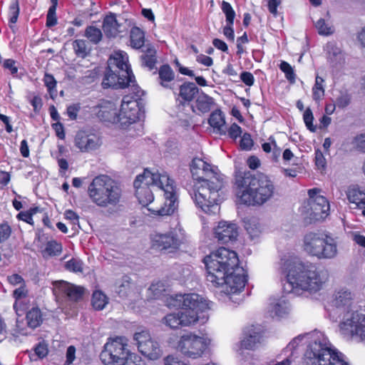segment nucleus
<instances>
[{
  "label": "nucleus",
  "mask_w": 365,
  "mask_h": 365,
  "mask_svg": "<svg viewBox=\"0 0 365 365\" xmlns=\"http://www.w3.org/2000/svg\"><path fill=\"white\" fill-rule=\"evenodd\" d=\"M207 269V280L215 287H222L227 295L237 294L244 290L247 275L239 266L235 251L221 247L211 252L203 259Z\"/></svg>",
  "instance_id": "f257e3e1"
},
{
  "label": "nucleus",
  "mask_w": 365,
  "mask_h": 365,
  "mask_svg": "<svg viewBox=\"0 0 365 365\" xmlns=\"http://www.w3.org/2000/svg\"><path fill=\"white\" fill-rule=\"evenodd\" d=\"M190 172L196 181L190 193L195 205L207 214H217L220 211L219 191L223 187L222 175L217 168L200 158L192 159Z\"/></svg>",
  "instance_id": "f03ea898"
},
{
  "label": "nucleus",
  "mask_w": 365,
  "mask_h": 365,
  "mask_svg": "<svg viewBox=\"0 0 365 365\" xmlns=\"http://www.w3.org/2000/svg\"><path fill=\"white\" fill-rule=\"evenodd\" d=\"M353 294L347 290H340L324 305L328 317L335 322L341 315L339 332L346 340L365 341V313L353 304Z\"/></svg>",
  "instance_id": "7ed1b4c3"
},
{
  "label": "nucleus",
  "mask_w": 365,
  "mask_h": 365,
  "mask_svg": "<svg viewBox=\"0 0 365 365\" xmlns=\"http://www.w3.org/2000/svg\"><path fill=\"white\" fill-rule=\"evenodd\" d=\"M279 270L290 287L287 292L302 290L315 293L322 289L329 278L327 271L319 269L314 264L304 263L294 255L281 259Z\"/></svg>",
  "instance_id": "20e7f679"
},
{
  "label": "nucleus",
  "mask_w": 365,
  "mask_h": 365,
  "mask_svg": "<svg viewBox=\"0 0 365 365\" xmlns=\"http://www.w3.org/2000/svg\"><path fill=\"white\" fill-rule=\"evenodd\" d=\"M135 196L140 204L148 206L154 200V195L150 185H155L164 192V206L152 212L155 215L165 216L173 214L177 208L176 187L175 182L165 172L153 173L145 169L134 181Z\"/></svg>",
  "instance_id": "39448f33"
},
{
  "label": "nucleus",
  "mask_w": 365,
  "mask_h": 365,
  "mask_svg": "<svg viewBox=\"0 0 365 365\" xmlns=\"http://www.w3.org/2000/svg\"><path fill=\"white\" fill-rule=\"evenodd\" d=\"M300 343L307 344L306 365H349L344 355L331 346L322 331L315 330L295 337L285 348L286 352H290L289 358Z\"/></svg>",
  "instance_id": "423d86ee"
},
{
  "label": "nucleus",
  "mask_w": 365,
  "mask_h": 365,
  "mask_svg": "<svg viewBox=\"0 0 365 365\" xmlns=\"http://www.w3.org/2000/svg\"><path fill=\"white\" fill-rule=\"evenodd\" d=\"M237 202L247 205H260L274 195L273 182L266 175L255 177L250 173L236 177Z\"/></svg>",
  "instance_id": "0eeeda50"
},
{
  "label": "nucleus",
  "mask_w": 365,
  "mask_h": 365,
  "mask_svg": "<svg viewBox=\"0 0 365 365\" xmlns=\"http://www.w3.org/2000/svg\"><path fill=\"white\" fill-rule=\"evenodd\" d=\"M175 301L179 304H168L182 306L179 312L182 319V327H190L200 322L204 324L208 319L207 311L211 309L212 302L197 294L176 295Z\"/></svg>",
  "instance_id": "6e6552de"
},
{
  "label": "nucleus",
  "mask_w": 365,
  "mask_h": 365,
  "mask_svg": "<svg viewBox=\"0 0 365 365\" xmlns=\"http://www.w3.org/2000/svg\"><path fill=\"white\" fill-rule=\"evenodd\" d=\"M88 193L94 202L99 207L115 205L120 201L121 190L108 175L96 177L88 186Z\"/></svg>",
  "instance_id": "1a4fd4ad"
},
{
  "label": "nucleus",
  "mask_w": 365,
  "mask_h": 365,
  "mask_svg": "<svg viewBox=\"0 0 365 365\" xmlns=\"http://www.w3.org/2000/svg\"><path fill=\"white\" fill-rule=\"evenodd\" d=\"M303 250L317 259H332L337 253V244L331 237L319 232H310L304 236Z\"/></svg>",
  "instance_id": "9d476101"
},
{
  "label": "nucleus",
  "mask_w": 365,
  "mask_h": 365,
  "mask_svg": "<svg viewBox=\"0 0 365 365\" xmlns=\"http://www.w3.org/2000/svg\"><path fill=\"white\" fill-rule=\"evenodd\" d=\"M127 339L117 336L108 339L100 354V359L104 365H123L130 355Z\"/></svg>",
  "instance_id": "9b49d317"
},
{
  "label": "nucleus",
  "mask_w": 365,
  "mask_h": 365,
  "mask_svg": "<svg viewBox=\"0 0 365 365\" xmlns=\"http://www.w3.org/2000/svg\"><path fill=\"white\" fill-rule=\"evenodd\" d=\"M169 344L187 357L196 359L202 356L210 344L208 338L192 332L182 335L178 342L168 341Z\"/></svg>",
  "instance_id": "f8f14e48"
},
{
  "label": "nucleus",
  "mask_w": 365,
  "mask_h": 365,
  "mask_svg": "<svg viewBox=\"0 0 365 365\" xmlns=\"http://www.w3.org/2000/svg\"><path fill=\"white\" fill-rule=\"evenodd\" d=\"M133 89L135 96L126 95L123 97L120 110L118 114V123L122 128L135 123L140 116V97L144 92L138 86Z\"/></svg>",
  "instance_id": "ddd939ff"
},
{
  "label": "nucleus",
  "mask_w": 365,
  "mask_h": 365,
  "mask_svg": "<svg viewBox=\"0 0 365 365\" xmlns=\"http://www.w3.org/2000/svg\"><path fill=\"white\" fill-rule=\"evenodd\" d=\"M151 248L159 251L173 252L185 240V230L176 226L167 233L153 232L150 235Z\"/></svg>",
  "instance_id": "4468645a"
},
{
  "label": "nucleus",
  "mask_w": 365,
  "mask_h": 365,
  "mask_svg": "<svg viewBox=\"0 0 365 365\" xmlns=\"http://www.w3.org/2000/svg\"><path fill=\"white\" fill-rule=\"evenodd\" d=\"M139 351L150 360L159 359L163 354L158 342L154 340L148 330L136 332L133 336Z\"/></svg>",
  "instance_id": "2eb2a0df"
},
{
  "label": "nucleus",
  "mask_w": 365,
  "mask_h": 365,
  "mask_svg": "<svg viewBox=\"0 0 365 365\" xmlns=\"http://www.w3.org/2000/svg\"><path fill=\"white\" fill-rule=\"evenodd\" d=\"M321 190L313 188L308 190L309 205L311 215L315 220L324 219L329 212L330 205L327 199L322 195Z\"/></svg>",
  "instance_id": "dca6fc26"
},
{
  "label": "nucleus",
  "mask_w": 365,
  "mask_h": 365,
  "mask_svg": "<svg viewBox=\"0 0 365 365\" xmlns=\"http://www.w3.org/2000/svg\"><path fill=\"white\" fill-rule=\"evenodd\" d=\"M101 139L96 133L88 130L78 131L74 138L75 146L82 153H90L100 148Z\"/></svg>",
  "instance_id": "f3484780"
},
{
  "label": "nucleus",
  "mask_w": 365,
  "mask_h": 365,
  "mask_svg": "<svg viewBox=\"0 0 365 365\" xmlns=\"http://www.w3.org/2000/svg\"><path fill=\"white\" fill-rule=\"evenodd\" d=\"M16 319V329L19 334L21 335H27L29 334L28 329L33 330L39 327L43 322V315L41 309L34 307L26 312V326H25L23 319L17 316Z\"/></svg>",
  "instance_id": "a211bd4d"
},
{
  "label": "nucleus",
  "mask_w": 365,
  "mask_h": 365,
  "mask_svg": "<svg viewBox=\"0 0 365 365\" xmlns=\"http://www.w3.org/2000/svg\"><path fill=\"white\" fill-rule=\"evenodd\" d=\"M262 332L259 327L252 326V327L245 332V336L237 344V351L242 357V360L247 361V356L244 358L245 351L253 350L262 341Z\"/></svg>",
  "instance_id": "6ab92c4d"
},
{
  "label": "nucleus",
  "mask_w": 365,
  "mask_h": 365,
  "mask_svg": "<svg viewBox=\"0 0 365 365\" xmlns=\"http://www.w3.org/2000/svg\"><path fill=\"white\" fill-rule=\"evenodd\" d=\"M53 293L56 297H67L69 300L78 301L82 298L83 289L61 280L53 283Z\"/></svg>",
  "instance_id": "aec40b11"
},
{
  "label": "nucleus",
  "mask_w": 365,
  "mask_h": 365,
  "mask_svg": "<svg viewBox=\"0 0 365 365\" xmlns=\"http://www.w3.org/2000/svg\"><path fill=\"white\" fill-rule=\"evenodd\" d=\"M116 74L111 68L108 67L103 78L102 86L104 88H125L131 86L133 88L136 87L135 78L123 76V73L118 71Z\"/></svg>",
  "instance_id": "412c9836"
},
{
  "label": "nucleus",
  "mask_w": 365,
  "mask_h": 365,
  "mask_svg": "<svg viewBox=\"0 0 365 365\" xmlns=\"http://www.w3.org/2000/svg\"><path fill=\"white\" fill-rule=\"evenodd\" d=\"M214 234L220 243L231 242L235 241L238 236V227L233 222L221 221L215 228Z\"/></svg>",
  "instance_id": "4be33fe9"
},
{
  "label": "nucleus",
  "mask_w": 365,
  "mask_h": 365,
  "mask_svg": "<svg viewBox=\"0 0 365 365\" xmlns=\"http://www.w3.org/2000/svg\"><path fill=\"white\" fill-rule=\"evenodd\" d=\"M103 30L108 37L121 36L127 32L126 22H119L113 14L107 15L103 22Z\"/></svg>",
  "instance_id": "5701e85b"
},
{
  "label": "nucleus",
  "mask_w": 365,
  "mask_h": 365,
  "mask_svg": "<svg viewBox=\"0 0 365 365\" xmlns=\"http://www.w3.org/2000/svg\"><path fill=\"white\" fill-rule=\"evenodd\" d=\"M116 67L118 71L123 73V76L135 78L130 66L128 63V56L123 51H116L110 56L108 60V67Z\"/></svg>",
  "instance_id": "b1692460"
},
{
  "label": "nucleus",
  "mask_w": 365,
  "mask_h": 365,
  "mask_svg": "<svg viewBox=\"0 0 365 365\" xmlns=\"http://www.w3.org/2000/svg\"><path fill=\"white\" fill-rule=\"evenodd\" d=\"M346 196L349 202L354 204L365 216V188L356 185L351 186L347 190Z\"/></svg>",
  "instance_id": "393cba45"
},
{
  "label": "nucleus",
  "mask_w": 365,
  "mask_h": 365,
  "mask_svg": "<svg viewBox=\"0 0 365 365\" xmlns=\"http://www.w3.org/2000/svg\"><path fill=\"white\" fill-rule=\"evenodd\" d=\"M98 118L106 122L118 123V117L115 105L112 102L106 101L102 103L96 111Z\"/></svg>",
  "instance_id": "a878e982"
},
{
  "label": "nucleus",
  "mask_w": 365,
  "mask_h": 365,
  "mask_svg": "<svg viewBox=\"0 0 365 365\" xmlns=\"http://www.w3.org/2000/svg\"><path fill=\"white\" fill-rule=\"evenodd\" d=\"M13 295L15 298L14 309L17 316L22 317L25 311L28 309V299L26 298L27 290L24 286H21L14 291Z\"/></svg>",
  "instance_id": "bb28decb"
},
{
  "label": "nucleus",
  "mask_w": 365,
  "mask_h": 365,
  "mask_svg": "<svg viewBox=\"0 0 365 365\" xmlns=\"http://www.w3.org/2000/svg\"><path fill=\"white\" fill-rule=\"evenodd\" d=\"M213 98L205 94L200 93L197 95L195 104L192 106L194 112L198 111L199 113H205L210 110L213 105Z\"/></svg>",
  "instance_id": "cd10ccee"
},
{
  "label": "nucleus",
  "mask_w": 365,
  "mask_h": 365,
  "mask_svg": "<svg viewBox=\"0 0 365 365\" xmlns=\"http://www.w3.org/2000/svg\"><path fill=\"white\" fill-rule=\"evenodd\" d=\"M270 305L271 307L269 312L272 317H283L289 313V306L284 298L274 299Z\"/></svg>",
  "instance_id": "c85d7f7f"
},
{
  "label": "nucleus",
  "mask_w": 365,
  "mask_h": 365,
  "mask_svg": "<svg viewBox=\"0 0 365 365\" xmlns=\"http://www.w3.org/2000/svg\"><path fill=\"white\" fill-rule=\"evenodd\" d=\"M208 121L210 126L216 129L220 135L226 134L225 116L221 110H217L213 111Z\"/></svg>",
  "instance_id": "c756f323"
},
{
  "label": "nucleus",
  "mask_w": 365,
  "mask_h": 365,
  "mask_svg": "<svg viewBox=\"0 0 365 365\" xmlns=\"http://www.w3.org/2000/svg\"><path fill=\"white\" fill-rule=\"evenodd\" d=\"M199 90L194 83H185L180 87L179 96L182 101L190 102L197 96Z\"/></svg>",
  "instance_id": "7c9ffc66"
},
{
  "label": "nucleus",
  "mask_w": 365,
  "mask_h": 365,
  "mask_svg": "<svg viewBox=\"0 0 365 365\" xmlns=\"http://www.w3.org/2000/svg\"><path fill=\"white\" fill-rule=\"evenodd\" d=\"M130 41L133 48H140L145 43L144 32L138 27H133L130 33Z\"/></svg>",
  "instance_id": "2f4dec72"
},
{
  "label": "nucleus",
  "mask_w": 365,
  "mask_h": 365,
  "mask_svg": "<svg viewBox=\"0 0 365 365\" xmlns=\"http://www.w3.org/2000/svg\"><path fill=\"white\" fill-rule=\"evenodd\" d=\"M312 98L314 101L319 103L324 96V79L319 76L315 78V82L312 89Z\"/></svg>",
  "instance_id": "473e14b6"
},
{
  "label": "nucleus",
  "mask_w": 365,
  "mask_h": 365,
  "mask_svg": "<svg viewBox=\"0 0 365 365\" xmlns=\"http://www.w3.org/2000/svg\"><path fill=\"white\" fill-rule=\"evenodd\" d=\"M63 250L61 243L56 240H50L46 244L44 250L42 251L43 257H54L59 255Z\"/></svg>",
  "instance_id": "72a5a7b5"
},
{
  "label": "nucleus",
  "mask_w": 365,
  "mask_h": 365,
  "mask_svg": "<svg viewBox=\"0 0 365 365\" xmlns=\"http://www.w3.org/2000/svg\"><path fill=\"white\" fill-rule=\"evenodd\" d=\"M159 78L160 79V84L165 88L168 87V83L174 79V72L168 65H163L159 69Z\"/></svg>",
  "instance_id": "f704fd0d"
},
{
  "label": "nucleus",
  "mask_w": 365,
  "mask_h": 365,
  "mask_svg": "<svg viewBox=\"0 0 365 365\" xmlns=\"http://www.w3.org/2000/svg\"><path fill=\"white\" fill-rule=\"evenodd\" d=\"M108 303L107 296L100 290H96L92 295V305L96 310H102Z\"/></svg>",
  "instance_id": "c9c22d12"
},
{
  "label": "nucleus",
  "mask_w": 365,
  "mask_h": 365,
  "mask_svg": "<svg viewBox=\"0 0 365 365\" xmlns=\"http://www.w3.org/2000/svg\"><path fill=\"white\" fill-rule=\"evenodd\" d=\"M162 323L170 329H178L182 327L181 317L179 312L168 314L163 318Z\"/></svg>",
  "instance_id": "e433bc0d"
},
{
  "label": "nucleus",
  "mask_w": 365,
  "mask_h": 365,
  "mask_svg": "<svg viewBox=\"0 0 365 365\" xmlns=\"http://www.w3.org/2000/svg\"><path fill=\"white\" fill-rule=\"evenodd\" d=\"M262 150L269 153L272 151L273 157L277 160L281 153V149L278 147L277 142L273 136L268 138V141L262 145Z\"/></svg>",
  "instance_id": "4c0bfd02"
},
{
  "label": "nucleus",
  "mask_w": 365,
  "mask_h": 365,
  "mask_svg": "<svg viewBox=\"0 0 365 365\" xmlns=\"http://www.w3.org/2000/svg\"><path fill=\"white\" fill-rule=\"evenodd\" d=\"M141 59L144 66L148 68L149 70L153 69L157 61L156 51L153 48H148L145 53L141 56Z\"/></svg>",
  "instance_id": "58836bf2"
},
{
  "label": "nucleus",
  "mask_w": 365,
  "mask_h": 365,
  "mask_svg": "<svg viewBox=\"0 0 365 365\" xmlns=\"http://www.w3.org/2000/svg\"><path fill=\"white\" fill-rule=\"evenodd\" d=\"M315 27L319 34L322 36L331 35L334 31V29L331 24L324 19H319L315 24Z\"/></svg>",
  "instance_id": "ea45409f"
},
{
  "label": "nucleus",
  "mask_w": 365,
  "mask_h": 365,
  "mask_svg": "<svg viewBox=\"0 0 365 365\" xmlns=\"http://www.w3.org/2000/svg\"><path fill=\"white\" fill-rule=\"evenodd\" d=\"M245 227L252 239L258 237L261 232L259 222L255 218H251L245 222Z\"/></svg>",
  "instance_id": "a19ab883"
},
{
  "label": "nucleus",
  "mask_w": 365,
  "mask_h": 365,
  "mask_svg": "<svg viewBox=\"0 0 365 365\" xmlns=\"http://www.w3.org/2000/svg\"><path fill=\"white\" fill-rule=\"evenodd\" d=\"M85 36L92 43L96 44L102 38L101 30L93 26H89L86 29Z\"/></svg>",
  "instance_id": "79ce46f5"
},
{
  "label": "nucleus",
  "mask_w": 365,
  "mask_h": 365,
  "mask_svg": "<svg viewBox=\"0 0 365 365\" xmlns=\"http://www.w3.org/2000/svg\"><path fill=\"white\" fill-rule=\"evenodd\" d=\"M65 269L74 273L83 272V262L79 258L73 257L65 263Z\"/></svg>",
  "instance_id": "37998d69"
},
{
  "label": "nucleus",
  "mask_w": 365,
  "mask_h": 365,
  "mask_svg": "<svg viewBox=\"0 0 365 365\" xmlns=\"http://www.w3.org/2000/svg\"><path fill=\"white\" fill-rule=\"evenodd\" d=\"M73 48L75 53L81 58H85L89 53V49L87 46L86 41L82 39L75 40L73 43Z\"/></svg>",
  "instance_id": "c03bdc74"
},
{
  "label": "nucleus",
  "mask_w": 365,
  "mask_h": 365,
  "mask_svg": "<svg viewBox=\"0 0 365 365\" xmlns=\"http://www.w3.org/2000/svg\"><path fill=\"white\" fill-rule=\"evenodd\" d=\"M221 9L226 17V23L234 24V19L235 18V11L229 2L223 1L222 3Z\"/></svg>",
  "instance_id": "a18cd8bd"
},
{
  "label": "nucleus",
  "mask_w": 365,
  "mask_h": 365,
  "mask_svg": "<svg viewBox=\"0 0 365 365\" xmlns=\"http://www.w3.org/2000/svg\"><path fill=\"white\" fill-rule=\"evenodd\" d=\"M279 68L284 73L286 78L289 83H294L295 82L296 75L289 63L286 61H282Z\"/></svg>",
  "instance_id": "49530a36"
},
{
  "label": "nucleus",
  "mask_w": 365,
  "mask_h": 365,
  "mask_svg": "<svg viewBox=\"0 0 365 365\" xmlns=\"http://www.w3.org/2000/svg\"><path fill=\"white\" fill-rule=\"evenodd\" d=\"M43 82L48 93L53 98V95H56V81L52 75L46 73L43 77Z\"/></svg>",
  "instance_id": "de8ad7c7"
},
{
  "label": "nucleus",
  "mask_w": 365,
  "mask_h": 365,
  "mask_svg": "<svg viewBox=\"0 0 365 365\" xmlns=\"http://www.w3.org/2000/svg\"><path fill=\"white\" fill-rule=\"evenodd\" d=\"M327 48L329 53V59L331 63H336L341 60V53L334 44H328Z\"/></svg>",
  "instance_id": "09e8293b"
},
{
  "label": "nucleus",
  "mask_w": 365,
  "mask_h": 365,
  "mask_svg": "<svg viewBox=\"0 0 365 365\" xmlns=\"http://www.w3.org/2000/svg\"><path fill=\"white\" fill-rule=\"evenodd\" d=\"M165 284L160 281L153 282L149 287V291L153 294L154 298L160 297L166 290Z\"/></svg>",
  "instance_id": "8fccbe9b"
},
{
  "label": "nucleus",
  "mask_w": 365,
  "mask_h": 365,
  "mask_svg": "<svg viewBox=\"0 0 365 365\" xmlns=\"http://www.w3.org/2000/svg\"><path fill=\"white\" fill-rule=\"evenodd\" d=\"M19 15V6L17 0L14 1L9 6V21L10 24H16Z\"/></svg>",
  "instance_id": "3c124183"
},
{
  "label": "nucleus",
  "mask_w": 365,
  "mask_h": 365,
  "mask_svg": "<svg viewBox=\"0 0 365 365\" xmlns=\"http://www.w3.org/2000/svg\"><path fill=\"white\" fill-rule=\"evenodd\" d=\"M130 280L127 276L123 277L120 284L118 283L117 292L120 297H125L128 295L130 289Z\"/></svg>",
  "instance_id": "603ef678"
},
{
  "label": "nucleus",
  "mask_w": 365,
  "mask_h": 365,
  "mask_svg": "<svg viewBox=\"0 0 365 365\" xmlns=\"http://www.w3.org/2000/svg\"><path fill=\"white\" fill-rule=\"evenodd\" d=\"M303 120L307 128L312 132H315L317 127L313 125L314 116L312 110L307 108L303 114Z\"/></svg>",
  "instance_id": "864d4df0"
},
{
  "label": "nucleus",
  "mask_w": 365,
  "mask_h": 365,
  "mask_svg": "<svg viewBox=\"0 0 365 365\" xmlns=\"http://www.w3.org/2000/svg\"><path fill=\"white\" fill-rule=\"evenodd\" d=\"M226 133L232 140H236L242 133V130L237 123H232L227 130Z\"/></svg>",
  "instance_id": "5fc2aeb1"
},
{
  "label": "nucleus",
  "mask_w": 365,
  "mask_h": 365,
  "mask_svg": "<svg viewBox=\"0 0 365 365\" xmlns=\"http://www.w3.org/2000/svg\"><path fill=\"white\" fill-rule=\"evenodd\" d=\"M351 98L348 93L341 92L336 98V105L340 108H344L350 103Z\"/></svg>",
  "instance_id": "6e6d98bb"
},
{
  "label": "nucleus",
  "mask_w": 365,
  "mask_h": 365,
  "mask_svg": "<svg viewBox=\"0 0 365 365\" xmlns=\"http://www.w3.org/2000/svg\"><path fill=\"white\" fill-rule=\"evenodd\" d=\"M240 148L245 150H250L253 146V140L249 133H244L240 142Z\"/></svg>",
  "instance_id": "4d7b16f0"
},
{
  "label": "nucleus",
  "mask_w": 365,
  "mask_h": 365,
  "mask_svg": "<svg viewBox=\"0 0 365 365\" xmlns=\"http://www.w3.org/2000/svg\"><path fill=\"white\" fill-rule=\"evenodd\" d=\"M11 234V228L7 223L0 225V243L9 239Z\"/></svg>",
  "instance_id": "13d9d810"
},
{
  "label": "nucleus",
  "mask_w": 365,
  "mask_h": 365,
  "mask_svg": "<svg viewBox=\"0 0 365 365\" xmlns=\"http://www.w3.org/2000/svg\"><path fill=\"white\" fill-rule=\"evenodd\" d=\"M352 144L358 150L365 152V133L356 135L354 138Z\"/></svg>",
  "instance_id": "bf43d9fd"
},
{
  "label": "nucleus",
  "mask_w": 365,
  "mask_h": 365,
  "mask_svg": "<svg viewBox=\"0 0 365 365\" xmlns=\"http://www.w3.org/2000/svg\"><path fill=\"white\" fill-rule=\"evenodd\" d=\"M3 67L8 69L11 74L15 76L18 72V68L16 66V61L13 59H6L3 63Z\"/></svg>",
  "instance_id": "052dcab7"
},
{
  "label": "nucleus",
  "mask_w": 365,
  "mask_h": 365,
  "mask_svg": "<svg viewBox=\"0 0 365 365\" xmlns=\"http://www.w3.org/2000/svg\"><path fill=\"white\" fill-rule=\"evenodd\" d=\"M240 80L247 86H252L255 83L254 76L248 71H243L240 74Z\"/></svg>",
  "instance_id": "680f3d73"
},
{
  "label": "nucleus",
  "mask_w": 365,
  "mask_h": 365,
  "mask_svg": "<svg viewBox=\"0 0 365 365\" xmlns=\"http://www.w3.org/2000/svg\"><path fill=\"white\" fill-rule=\"evenodd\" d=\"M66 357L65 365H71L76 359V348L74 346H69L67 348Z\"/></svg>",
  "instance_id": "e2e57ef3"
},
{
  "label": "nucleus",
  "mask_w": 365,
  "mask_h": 365,
  "mask_svg": "<svg viewBox=\"0 0 365 365\" xmlns=\"http://www.w3.org/2000/svg\"><path fill=\"white\" fill-rule=\"evenodd\" d=\"M196 61L207 67H210L213 64L212 58L204 54H198L196 57Z\"/></svg>",
  "instance_id": "0e129e2a"
},
{
  "label": "nucleus",
  "mask_w": 365,
  "mask_h": 365,
  "mask_svg": "<svg viewBox=\"0 0 365 365\" xmlns=\"http://www.w3.org/2000/svg\"><path fill=\"white\" fill-rule=\"evenodd\" d=\"M269 11L274 16L277 15V7L280 5L281 0H266Z\"/></svg>",
  "instance_id": "69168bd1"
},
{
  "label": "nucleus",
  "mask_w": 365,
  "mask_h": 365,
  "mask_svg": "<svg viewBox=\"0 0 365 365\" xmlns=\"http://www.w3.org/2000/svg\"><path fill=\"white\" fill-rule=\"evenodd\" d=\"M52 128L55 130L56 134L59 139L63 140L65 138L64 128L61 123L56 122L55 123H53Z\"/></svg>",
  "instance_id": "338daca9"
},
{
  "label": "nucleus",
  "mask_w": 365,
  "mask_h": 365,
  "mask_svg": "<svg viewBox=\"0 0 365 365\" xmlns=\"http://www.w3.org/2000/svg\"><path fill=\"white\" fill-rule=\"evenodd\" d=\"M165 365H189L183 361H180L174 356H168L164 359Z\"/></svg>",
  "instance_id": "774afa93"
}]
</instances>
